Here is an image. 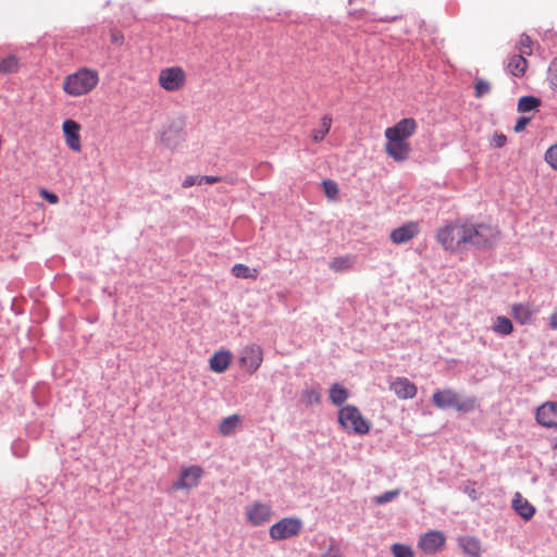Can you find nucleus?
<instances>
[{
    "label": "nucleus",
    "instance_id": "obj_1",
    "mask_svg": "<svg viewBox=\"0 0 557 557\" xmlns=\"http://www.w3.org/2000/svg\"><path fill=\"white\" fill-rule=\"evenodd\" d=\"M436 239L445 250L488 249L498 240L496 227L468 219H457L437 230Z\"/></svg>",
    "mask_w": 557,
    "mask_h": 557
},
{
    "label": "nucleus",
    "instance_id": "obj_2",
    "mask_svg": "<svg viewBox=\"0 0 557 557\" xmlns=\"http://www.w3.org/2000/svg\"><path fill=\"white\" fill-rule=\"evenodd\" d=\"M432 403L438 409H455L463 413L472 412L479 407L476 397H462L453 388L435 391L432 396Z\"/></svg>",
    "mask_w": 557,
    "mask_h": 557
},
{
    "label": "nucleus",
    "instance_id": "obj_3",
    "mask_svg": "<svg viewBox=\"0 0 557 557\" xmlns=\"http://www.w3.org/2000/svg\"><path fill=\"white\" fill-rule=\"evenodd\" d=\"M98 82V73L84 67L64 78L63 90L72 97H79L91 91Z\"/></svg>",
    "mask_w": 557,
    "mask_h": 557
},
{
    "label": "nucleus",
    "instance_id": "obj_4",
    "mask_svg": "<svg viewBox=\"0 0 557 557\" xmlns=\"http://www.w3.org/2000/svg\"><path fill=\"white\" fill-rule=\"evenodd\" d=\"M338 422L346 431L359 435L367 434L370 430V422L352 405H347L339 409Z\"/></svg>",
    "mask_w": 557,
    "mask_h": 557
},
{
    "label": "nucleus",
    "instance_id": "obj_5",
    "mask_svg": "<svg viewBox=\"0 0 557 557\" xmlns=\"http://www.w3.org/2000/svg\"><path fill=\"white\" fill-rule=\"evenodd\" d=\"M302 529V521L296 517L283 518L269 530L270 537L274 541L287 540L296 536Z\"/></svg>",
    "mask_w": 557,
    "mask_h": 557
},
{
    "label": "nucleus",
    "instance_id": "obj_6",
    "mask_svg": "<svg viewBox=\"0 0 557 557\" xmlns=\"http://www.w3.org/2000/svg\"><path fill=\"white\" fill-rule=\"evenodd\" d=\"M203 475V469L200 466H189L183 468L180 473V478L172 483L171 488L173 491L180 490H191L196 487Z\"/></svg>",
    "mask_w": 557,
    "mask_h": 557
},
{
    "label": "nucleus",
    "instance_id": "obj_7",
    "mask_svg": "<svg viewBox=\"0 0 557 557\" xmlns=\"http://www.w3.org/2000/svg\"><path fill=\"white\" fill-rule=\"evenodd\" d=\"M263 361L262 348L257 344L244 347L239 356V364L250 374L255 373Z\"/></svg>",
    "mask_w": 557,
    "mask_h": 557
},
{
    "label": "nucleus",
    "instance_id": "obj_8",
    "mask_svg": "<svg viewBox=\"0 0 557 557\" xmlns=\"http://www.w3.org/2000/svg\"><path fill=\"white\" fill-rule=\"evenodd\" d=\"M185 78V73L181 67H166L159 74V84L168 91H177L184 86Z\"/></svg>",
    "mask_w": 557,
    "mask_h": 557
},
{
    "label": "nucleus",
    "instance_id": "obj_9",
    "mask_svg": "<svg viewBox=\"0 0 557 557\" xmlns=\"http://www.w3.org/2000/svg\"><path fill=\"white\" fill-rule=\"evenodd\" d=\"M185 122L183 119L171 121L162 132L161 141L171 149L177 148L185 140Z\"/></svg>",
    "mask_w": 557,
    "mask_h": 557
},
{
    "label": "nucleus",
    "instance_id": "obj_10",
    "mask_svg": "<svg viewBox=\"0 0 557 557\" xmlns=\"http://www.w3.org/2000/svg\"><path fill=\"white\" fill-rule=\"evenodd\" d=\"M272 508L270 505L255 502L253 504L246 507L247 520L255 527L262 525L269 522L272 518Z\"/></svg>",
    "mask_w": 557,
    "mask_h": 557
},
{
    "label": "nucleus",
    "instance_id": "obj_11",
    "mask_svg": "<svg viewBox=\"0 0 557 557\" xmlns=\"http://www.w3.org/2000/svg\"><path fill=\"white\" fill-rule=\"evenodd\" d=\"M417 129V122L412 117L403 119L394 126L385 129V137L387 139H398L406 141L407 138L412 136Z\"/></svg>",
    "mask_w": 557,
    "mask_h": 557
},
{
    "label": "nucleus",
    "instance_id": "obj_12",
    "mask_svg": "<svg viewBox=\"0 0 557 557\" xmlns=\"http://www.w3.org/2000/svg\"><path fill=\"white\" fill-rule=\"evenodd\" d=\"M535 419L539 424L557 430V401H547L536 409Z\"/></svg>",
    "mask_w": 557,
    "mask_h": 557
},
{
    "label": "nucleus",
    "instance_id": "obj_13",
    "mask_svg": "<svg viewBox=\"0 0 557 557\" xmlns=\"http://www.w3.org/2000/svg\"><path fill=\"white\" fill-rule=\"evenodd\" d=\"M445 535L441 531H429L419 541V546L426 554H436L445 545Z\"/></svg>",
    "mask_w": 557,
    "mask_h": 557
},
{
    "label": "nucleus",
    "instance_id": "obj_14",
    "mask_svg": "<svg viewBox=\"0 0 557 557\" xmlns=\"http://www.w3.org/2000/svg\"><path fill=\"white\" fill-rule=\"evenodd\" d=\"M420 232L418 222H407L391 232L389 238L396 245L406 244Z\"/></svg>",
    "mask_w": 557,
    "mask_h": 557
},
{
    "label": "nucleus",
    "instance_id": "obj_15",
    "mask_svg": "<svg viewBox=\"0 0 557 557\" xmlns=\"http://www.w3.org/2000/svg\"><path fill=\"white\" fill-rule=\"evenodd\" d=\"M62 128L67 146L74 151H81L79 124L73 120H66L63 122Z\"/></svg>",
    "mask_w": 557,
    "mask_h": 557
},
{
    "label": "nucleus",
    "instance_id": "obj_16",
    "mask_svg": "<svg viewBox=\"0 0 557 557\" xmlns=\"http://www.w3.org/2000/svg\"><path fill=\"white\" fill-rule=\"evenodd\" d=\"M389 388L401 399H411L417 395V386L407 377H397Z\"/></svg>",
    "mask_w": 557,
    "mask_h": 557
},
{
    "label": "nucleus",
    "instance_id": "obj_17",
    "mask_svg": "<svg viewBox=\"0 0 557 557\" xmlns=\"http://www.w3.org/2000/svg\"><path fill=\"white\" fill-rule=\"evenodd\" d=\"M411 151L410 145L407 141L398 139H387L386 152L395 161H404L409 157Z\"/></svg>",
    "mask_w": 557,
    "mask_h": 557
},
{
    "label": "nucleus",
    "instance_id": "obj_18",
    "mask_svg": "<svg viewBox=\"0 0 557 557\" xmlns=\"http://www.w3.org/2000/svg\"><path fill=\"white\" fill-rule=\"evenodd\" d=\"M512 508L525 521L532 519L535 515V507L519 492L512 498Z\"/></svg>",
    "mask_w": 557,
    "mask_h": 557
},
{
    "label": "nucleus",
    "instance_id": "obj_19",
    "mask_svg": "<svg viewBox=\"0 0 557 557\" xmlns=\"http://www.w3.org/2000/svg\"><path fill=\"white\" fill-rule=\"evenodd\" d=\"M506 67L511 75L520 77L525 73L528 61L521 53L513 54L508 58Z\"/></svg>",
    "mask_w": 557,
    "mask_h": 557
},
{
    "label": "nucleus",
    "instance_id": "obj_20",
    "mask_svg": "<svg viewBox=\"0 0 557 557\" xmlns=\"http://www.w3.org/2000/svg\"><path fill=\"white\" fill-rule=\"evenodd\" d=\"M459 545L463 553L470 557H480L481 555V543L474 536H462L459 537Z\"/></svg>",
    "mask_w": 557,
    "mask_h": 557
},
{
    "label": "nucleus",
    "instance_id": "obj_21",
    "mask_svg": "<svg viewBox=\"0 0 557 557\" xmlns=\"http://www.w3.org/2000/svg\"><path fill=\"white\" fill-rule=\"evenodd\" d=\"M231 362V354L228 351H216L210 359V368L216 373L224 372Z\"/></svg>",
    "mask_w": 557,
    "mask_h": 557
},
{
    "label": "nucleus",
    "instance_id": "obj_22",
    "mask_svg": "<svg viewBox=\"0 0 557 557\" xmlns=\"http://www.w3.org/2000/svg\"><path fill=\"white\" fill-rule=\"evenodd\" d=\"M354 262L355 258L349 255L336 257L330 262V268L335 272H345L352 268Z\"/></svg>",
    "mask_w": 557,
    "mask_h": 557
},
{
    "label": "nucleus",
    "instance_id": "obj_23",
    "mask_svg": "<svg viewBox=\"0 0 557 557\" xmlns=\"http://www.w3.org/2000/svg\"><path fill=\"white\" fill-rule=\"evenodd\" d=\"M511 313L513 318L520 322L521 324H525L531 320L533 314L532 310L528 305L516 304L511 308Z\"/></svg>",
    "mask_w": 557,
    "mask_h": 557
},
{
    "label": "nucleus",
    "instance_id": "obj_24",
    "mask_svg": "<svg viewBox=\"0 0 557 557\" xmlns=\"http://www.w3.org/2000/svg\"><path fill=\"white\" fill-rule=\"evenodd\" d=\"M20 69L18 59L14 54L0 60V74H13Z\"/></svg>",
    "mask_w": 557,
    "mask_h": 557
},
{
    "label": "nucleus",
    "instance_id": "obj_25",
    "mask_svg": "<svg viewBox=\"0 0 557 557\" xmlns=\"http://www.w3.org/2000/svg\"><path fill=\"white\" fill-rule=\"evenodd\" d=\"M348 398V391L341 386L339 384H334L330 388V399L331 401L336 405L341 406L343 405Z\"/></svg>",
    "mask_w": 557,
    "mask_h": 557
},
{
    "label": "nucleus",
    "instance_id": "obj_26",
    "mask_svg": "<svg viewBox=\"0 0 557 557\" xmlns=\"http://www.w3.org/2000/svg\"><path fill=\"white\" fill-rule=\"evenodd\" d=\"M541 106V100L533 96H523L518 101L519 112H529L536 110Z\"/></svg>",
    "mask_w": 557,
    "mask_h": 557
},
{
    "label": "nucleus",
    "instance_id": "obj_27",
    "mask_svg": "<svg viewBox=\"0 0 557 557\" xmlns=\"http://www.w3.org/2000/svg\"><path fill=\"white\" fill-rule=\"evenodd\" d=\"M239 422L240 419L237 414L230 416L221 421L219 430L223 435H231L238 426Z\"/></svg>",
    "mask_w": 557,
    "mask_h": 557
},
{
    "label": "nucleus",
    "instance_id": "obj_28",
    "mask_svg": "<svg viewBox=\"0 0 557 557\" xmlns=\"http://www.w3.org/2000/svg\"><path fill=\"white\" fill-rule=\"evenodd\" d=\"M331 124L332 117L330 115H324L321 120V127L312 131V139L315 143L322 141L325 135L330 132Z\"/></svg>",
    "mask_w": 557,
    "mask_h": 557
},
{
    "label": "nucleus",
    "instance_id": "obj_29",
    "mask_svg": "<svg viewBox=\"0 0 557 557\" xmlns=\"http://www.w3.org/2000/svg\"><path fill=\"white\" fill-rule=\"evenodd\" d=\"M513 330L512 323L510 319L506 317H497L494 325L493 331L499 335H509Z\"/></svg>",
    "mask_w": 557,
    "mask_h": 557
},
{
    "label": "nucleus",
    "instance_id": "obj_30",
    "mask_svg": "<svg viewBox=\"0 0 557 557\" xmlns=\"http://www.w3.org/2000/svg\"><path fill=\"white\" fill-rule=\"evenodd\" d=\"M232 274L242 278H257L258 271L257 269H250L245 264L236 263L232 268Z\"/></svg>",
    "mask_w": 557,
    "mask_h": 557
},
{
    "label": "nucleus",
    "instance_id": "obj_31",
    "mask_svg": "<svg viewBox=\"0 0 557 557\" xmlns=\"http://www.w3.org/2000/svg\"><path fill=\"white\" fill-rule=\"evenodd\" d=\"M302 399L307 405L319 404L321 400V394L317 388H306L302 392Z\"/></svg>",
    "mask_w": 557,
    "mask_h": 557
},
{
    "label": "nucleus",
    "instance_id": "obj_32",
    "mask_svg": "<svg viewBox=\"0 0 557 557\" xmlns=\"http://www.w3.org/2000/svg\"><path fill=\"white\" fill-rule=\"evenodd\" d=\"M392 553L394 555V557H413V552L412 549L408 546V545H405V544H394L392 546Z\"/></svg>",
    "mask_w": 557,
    "mask_h": 557
},
{
    "label": "nucleus",
    "instance_id": "obj_33",
    "mask_svg": "<svg viewBox=\"0 0 557 557\" xmlns=\"http://www.w3.org/2000/svg\"><path fill=\"white\" fill-rule=\"evenodd\" d=\"M11 449L14 456L22 458L26 455L28 445L23 440H16L12 443Z\"/></svg>",
    "mask_w": 557,
    "mask_h": 557
},
{
    "label": "nucleus",
    "instance_id": "obj_34",
    "mask_svg": "<svg viewBox=\"0 0 557 557\" xmlns=\"http://www.w3.org/2000/svg\"><path fill=\"white\" fill-rule=\"evenodd\" d=\"M531 45H532V39L527 34H522L520 36V39L518 42V48L520 49V53L523 55L524 54L530 55L531 54Z\"/></svg>",
    "mask_w": 557,
    "mask_h": 557
},
{
    "label": "nucleus",
    "instance_id": "obj_35",
    "mask_svg": "<svg viewBox=\"0 0 557 557\" xmlns=\"http://www.w3.org/2000/svg\"><path fill=\"white\" fill-rule=\"evenodd\" d=\"M399 494L398 490L387 491L375 497L376 505H384L392 502Z\"/></svg>",
    "mask_w": 557,
    "mask_h": 557
},
{
    "label": "nucleus",
    "instance_id": "obj_36",
    "mask_svg": "<svg viewBox=\"0 0 557 557\" xmlns=\"http://www.w3.org/2000/svg\"><path fill=\"white\" fill-rule=\"evenodd\" d=\"M474 88H475V97L476 98H481L491 91L490 83L484 79H478Z\"/></svg>",
    "mask_w": 557,
    "mask_h": 557
},
{
    "label": "nucleus",
    "instance_id": "obj_37",
    "mask_svg": "<svg viewBox=\"0 0 557 557\" xmlns=\"http://www.w3.org/2000/svg\"><path fill=\"white\" fill-rule=\"evenodd\" d=\"M545 161L557 171V144L547 149Z\"/></svg>",
    "mask_w": 557,
    "mask_h": 557
},
{
    "label": "nucleus",
    "instance_id": "obj_38",
    "mask_svg": "<svg viewBox=\"0 0 557 557\" xmlns=\"http://www.w3.org/2000/svg\"><path fill=\"white\" fill-rule=\"evenodd\" d=\"M548 77L552 86L557 87V58H554L549 64Z\"/></svg>",
    "mask_w": 557,
    "mask_h": 557
},
{
    "label": "nucleus",
    "instance_id": "obj_39",
    "mask_svg": "<svg viewBox=\"0 0 557 557\" xmlns=\"http://www.w3.org/2000/svg\"><path fill=\"white\" fill-rule=\"evenodd\" d=\"M323 187H324L325 194L330 198L335 197L336 194L338 193L337 185L333 181H324L323 182Z\"/></svg>",
    "mask_w": 557,
    "mask_h": 557
},
{
    "label": "nucleus",
    "instance_id": "obj_40",
    "mask_svg": "<svg viewBox=\"0 0 557 557\" xmlns=\"http://www.w3.org/2000/svg\"><path fill=\"white\" fill-rule=\"evenodd\" d=\"M506 143L507 137L504 134L498 133H496L491 140V145L495 148H502L503 146L506 145Z\"/></svg>",
    "mask_w": 557,
    "mask_h": 557
},
{
    "label": "nucleus",
    "instance_id": "obj_41",
    "mask_svg": "<svg viewBox=\"0 0 557 557\" xmlns=\"http://www.w3.org/2000/svg\"><path fill=\"white\" fill-rule=\"evenodd\" d=\"M530 121H531V117H529V116H520L517 120L516 125L513 127L515 132L520 133V132L524 131L527 125L530 123Z\"/></svg>",
    "mask_w": 557,
    "mask_h": 557
},
{
    "label": "nucleus",
    "instance_id": "obj_42",
    "mask_svg": "<svg viewBox=\"0 0 557 557\" xmlns=\"http://www.w3.org/2000/svg\"><path fill=\"white\" fill-rule=\"evenodd\" d=\"M463 492L472 499L475 500L479 497V493L476 488L474 487V483L467 484L463 487Z\"/></svg>",
    "mask_w": 557,
    "mask_h": 557
},
{
    "label": "nucleus",
    "instance_id": "obj_43",
    "mask_svg": "<svg viewBox=\"0 0 557 557\" xmlns=\"http://www.w3.org/2000/svg\"><path fill=\"white\" fill-rule=\"evenodd\" d=\"M40 195H41V197H42V198H45L49 203L55 205V203H58V201H59V197H58L55 194H53V193H51V191H48V190H46V189H42V190L40 191Z\"/></svg>",
    "mask_w": 557,
    "mask_h": 557
},
{
    "label": "nucleus",
    "instance_id": "obj_44",
    "mask_svg": "<svg viewBox=\"0 0 557 557\" xmlns=\"http://www.w3.org/2000/svg\"><path fill=\"white\" fill-rule=\"evenodd\" d=\"M199 177L200 176H194V175L187 176L183 181V184H182L183 187L188 188V187H191L194 185H199Z\"/></svg>",
    "mask_w": 557,
    "mask_h": 557
},
{
    "label": "nucleus",
    "instance_id": "obj_45",
    "mask_svg": "<svg viewBox=\"0 0 557 557\" xmlns=\"http://www.w3.org/2000/svg\"><path fill=\"white\" fill-rule=\"evenodd\" d=\"M220 181L219 176L203 175L199 177V185L201 184H214Z\"/></svg>",
    "mask_w": 557,
    "mask_h": 557
},
{
    "label": "nucleus",
    "instance_id": "obj_46",
    "mask_svg": "<svg viewBox=\"0 0 557 557\" xmlns=\"http://www.w3.org/2000/svg\"><path fill=\"white\" fill-rule=\"evenodd\" d=\"M111 40L115 45H121L123 42V35L119 32H113L111 34Z\"/></svg>",
    "mask_w": 557,
    "mask_h": 557
},
{
    "label": "nucleus",
    "instance_id": "obj_47",
    "mask_svg": "<svg viewBox=\"0 0 557 557\" xmlns=\"http://www.w3.org/2000/svg\"><path fill=\"white\" fill-rule=\"evenodd\" d=\"M549 326L553 330H557V308L555 309V311L549 317Z\"/></svg>",
    "mask_w": 557,
    "mask_h": 557
},
{
    "label": "nucleus",
    "instance_id": "obj_48",
    "mask_svg": "<svg viewBox=\"0 0 557 557\" xmlns=\"http://www.w3.org/2000/svg\"><path fill=\"white\" fill-rule=\"evenodd\" d=\"M367 12L364 10L349 11V15L352 18H361Z\"/></svg>",
    "mask_w": 557,
    "mask_h": 557
},
{
    "label": "nucleus",
    "instance_id": "obj_49",
    "mask_svg": "<svg viewBox=\"0 0 557 557\" xmlns=\"http://www.w3.org/2000/svg\"><path fill=\"white\" fill-rule=\"evenodd\" d=\"M399 16L398 15H392V16H382V17H379V21L381 22H394L398 18Z\"/></svg>",
    "mask_w": 557,
    "mask_h": 557
},
{
    "label": "nucleus",
    "instance_id": "obj_50",
    "mask_svg": "<svg viewBox=\"0 0 557 557\" xmlns=\"http://www.w3.org/2000/svg\"><path fill=\"white\" fill-rule=\"evenodd\" d=\"M355 0H348V3L351 4Z\"/></svg>",
    "mask_w": 557,
    "mask_h": 557
}]
</instances>
